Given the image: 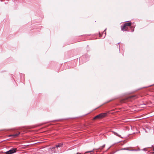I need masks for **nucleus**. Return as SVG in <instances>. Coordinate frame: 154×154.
<instances>
[{
	"label": "nucleus",
	"mask_w": 154,
	"mask_h": 154,
	"mask_svg": "<svg viewBox=\"0 0 154 154\" xmlns=\"http://www.w3.org/2000/svg\"><path fill=\"white\" fill-rule=\"evenodd\" d=\"M63 146L62 143H59L57 145H56L55 147H53L51 148V150L52 151V153H55L57 152L56 150L60 149L61 147Z\"/></svg>",
	"instance_id": "f257e3e1"
},
{
	"label": "nucleus",
	"mask_w": 154,
	"mask_h": 154,
	"mask_svg": "<svg viewBox=\"0 0 154 154\" xmlns=\"http://www.w3.org/2000/svg\"><path fill=\"white\" fill-rule=\"evenodd\" d=\"M93 150H91V151H87V152H85V153H89V152H93Z\"/></svg>",
	"instance_id": "9b49d317"
},
{
	"label": "nucleus",
	"mask_w": 154,
	"mask_h": 154,
	"mask_svg": "<svg viewBox=\"0 0 154 154\" xmlns=\"http://www.w3.org/2000/svg\"><path fill=\"white\" fill-rule=\"evenodd\" d=\"M134 31V29H133V30H132V32H133Z\"/></svg>",
	"instance_id": "ddd939ff"
},
{
	"label": "nucleus",
	"mask_w": 154,
	"mask_h": 154,
	"mask_svg": "<svg viewBox=\"0 0 154 154\" xmlns=\"http://www.w3.org/2000/svg\"><path fill=\"white\" fill-rule=\"evenodd\" d=\"M106 115L107 113H102L94 117V119H102L106 116Z\"/></svg>",
	"instance_id": "f03ea898"
},
{
	"label": "nucleus",
	"mask_w": 154,
	"mask_h": 154,
	"mask_svg": "<svg viewBox=\"0 0 154 154\" xmlns=\"http://www.w3.org/2000/svg\"><path fill=\"white\" fill-rule=\"evenodd\" d=\"M142 150L144 151H147L146 149V148H144L142 149Z\"/></svg>",
	"instance_id": "f8f14e48"
},
{
	"label": "nucleus",
	"mask_w": 154,
	"mask_h": 154,
	"mask_svg": "<svg viewBox=\"0 0 154 154\" xmlns=\"http://www.w3.org/2000/svg\"><path fill=\"white\" fill-rule=\"evenodd\" d=\"M112 132L115 135H116L119 137H121V135H120L119 134L117 133L114 131H112Z\"/></svg>",
	"instance_id": "0eeeda50"
},
{
	"label": "nucleus",
	"mask_w": 154,
	"mask_h": 154,
	"mask_svg": "<svg viewBox=\"0 0 154 154\" xmlns=\"http://www.w3.org/2000/svg\"><path fill=\"white\" fill-rule=\"evenodd\" d=\"M123 149V150H129V151H133V150H133V149H130V150H129L127 148H124Z\"/></svg>",
	"instance_id": "1a4fd4ad"
},
{
	"label": "nucleus",
	"mask_w": 154,
	"mask_h": 154,
	"mask_svg": "<svg viewBox=\"0 0 154 154\" xmlns=\"http://www.w3.org/2000/svg\"><path fill=\"white\" fill-rule=\"evenodd\" d=\"M105 146V144H104L102 146L100 147V148H99V149H102V148H103Z\"/></svg>",
	"instance_id": "6e6552de"
},
{
	"label": "nucleus",
	"mask_w": 154,
	"mask_h": 154,
	"mask_svg": "<svg viewBox=\"0 0 154 154\" xmlns=\"http://www.w3.org/2000/svg\"><path fill=\"white\" fill-rule=\"evenodd\" d=\"M17 150L16 148H12L11 149L9 150L11 154H13L16 152Z\"/></svg>",
	"instance_id": "20e7f679"
},
{
	"label": "nucleus",
	"mask_w": 154,
	"mask_h": 154,
	"mask_svg": "<svg viewBox=\"0 0 154 154\" xmlns=\"http://www.w3.org/2000/svg\"><path fill=\"white\" fill-rule=\"evenodd\" d=\"M131 22H129L125 23L124 24L123 26H121V29L122 30L127 31V27L128 26H130L131 25Z\"/></svg>",
	"instance_id": "7ed1b4c3"
},
{
	"label": "nucleus",
	"mask_w": 154,
	"mask_h": 154,
	"mask_svg": "<svg viewBox=\"0 0 154 154\" xmlns=\"http://www.w3.org/2000/svg\"><path fill=\"white\" fill-rule=\"evenodd\" d=\"M20 134V133L19 132H18L16 134H13V135H10V136H13L15 137H17L18 136V135Z\"/></svg>",
	"instance_id": "423d86ee"
},
{
	"label": "nucleus",
	"mask_w": 154,
	"mask_h": 154,
	"mask_svg": "<svg viewBox=\"0 0 154 154\" xmlns=\"http://www.w3.org/2000/svg\"><path fill=\"white\" fill-rule=\"evenodd\" d=\"M106 29H105L104 31L102 33V35H101L100 33V36L101 37H102L103 38H104L106 35V32H105V31L106 30Z\"/></svg>",
	"instance_id": "39448f33"
},
{
	"label": "nucleus",
	"mask_w": 154,
	"mask_h": 154,
	"mask_svg": "<svg viewBox=\"0 0 154 154\" xmlns=\"http://www.w3.org/2000/svg\"><path fill=\"white\" fill-rule=\"evenodd\" d=\"M5 154H11L10 152L8 151L6 152Z\"/></svg>",
	"instance_id": "9d476101"
}]
</instances>
